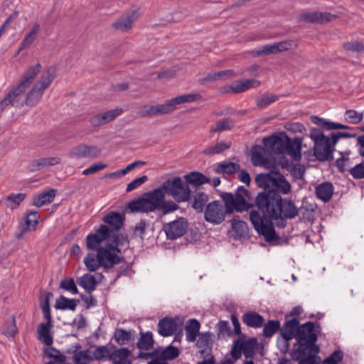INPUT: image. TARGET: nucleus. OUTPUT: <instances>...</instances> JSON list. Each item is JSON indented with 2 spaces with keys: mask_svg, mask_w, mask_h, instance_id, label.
Masks as SVG:
<instances>
[{
  "mask_svg": "<svg viewBox=\"0 0 364 364\" xmlns=\"http://www.w3.org/2000/svg\"><path fill=\"white\" fill-rule=\"evenodd\" d=\"M279 97L278 95L265 92L261 96L257 97L255 99V102L259 109H263L267 107L269 105L277 101Z\"/></svg>",
  "mask_w": 364,
  "mask_h": 364,
  "instance_id": "nucleus-44",
  "label": "nucleus"
},
{
  "mask_svg": "<svg viewBox=\"0 0 364 364\" xmlns=\"http://www.w3.org/2000/svg\"><path fill=\"white\" fill-rule=\"evenodd\" d=\"M110 228L106 225H101L96 230L95 233L89 234L86 237V246L89 250L97 251L104 246H101L102 242L109 238L111 235Z\"/></svg>",
  "mask_w": 364,
  "mask_h": 364,
  "instance_id": "nucleus-9",
  "label": "nucleus"
},
{
  "mask_svg": "<svg viewBox=\"0 0 364 364\" xmlns=\"http://www.w3.org/2000/svg\"><path fill=\"white\" fill-rule=\"evenodd\" d=\"M213 333L209 331L199 334V338L196 345L198 348H202L200 350V354H210L213 344Z\"/></svg>",
  "mask_w": 364,
  "mask_h": 364,
  "instance_id": "nucleus-23",
  "label": "nucleus"
},
{
  "mask_svg": "<svg viewBox=\"0 0 364 364\" xmlns=\"http://www.w3.org/2000/svg\"><path fill=\"white\" fill-rule=\"evenodd\" d=\"M179 355V350L177 347L169 345L162 350L161 358L165 362L173 360Z\"/></svg>",
  "mask_w": 364,
  "mask_h": 364,
  "instance_id": "nucleus-54",
  "label": "nucleus"
},
{
  "mask_svg": "<svg viewBox=\"0 0 364 364\" xmlns=\"http://www.w3.org/2000/svg\"><path fill=\"white\" fill-rule=\"evenodd\" d=\"M296 342L292 349H299L300 353L304 350H311L315 353L320 352V347L316 343L318 336L314 333V322L307 321L300 327L295 338Z\"/></svg>",
  "mask_w": 364,
  "mask_h": 364,
  "instance_id": "nucleus-6",
  "label": "nucleus"
},
{
  "mask_svg": "<svg viewBox=\"0 0 364 364\" xmlns=\"http://www.w3.org/2000/svg\"><path fill=\"white\" fill-rule=\"evenodd\" d=\"M41 69V65L40 63H37L35 65L29 67L22 77L19 83L15 86L17 90L23 94L26 90L31 85Z\"/></svg>",
  "mask_w": 364,
  "mask_h": 364,
  "instance_id": "nucleus-18",
  "label": "nucleus"
},
{
  "mask_svg": "<svg viewBox=\"0 0 364 364\" xmlns=\"http://www.w3.org/2000/svg\"><path fill=\"white\" fill-rule=\"evenodd\" d=\"M80 300L75 299H68L63 295H60L55 301V308L60 310L75 311Z\"/></svg>",
  "mask_w": 364,
  "mask_h": 364,
  "instance_id": "nucleus-37",
  "label": "nucleus"
},
{
  "mask_svg": "<svg viewBox=\"0 0 364 364\" xmlns=\"http://www.w3.org/2000/svg\"><path fill=\"white\" fill-rule=\"evenodd\" d=\"M311 122L318 125V127H321V128L326 129V130H334V129H348L350 127L347 125L327 121L323 118L319 117L316 115H312L311 117Z\"/></svg>",
  "mask_w": 364,
  "mask_h": 364,
  "instance_id": "nucleus-26",
  "label": "nucleus"
},
{
  "mask_svg": "<svg viewBox=\"0 0 364 364\" xmlns=\"http://www.w3.org/2000/svg\"><path fill=\"white\" fill-rule=\"evenodd\" d=\"M52 327L53 324L41 323L37 328L38 338L43 339V343L48 346H52L53 343V339L50 334Z\"/></svg>",
  "mask_w": 364,
  "mask_h": 364,
  "instance_id": "nucleus-40",
  "label": "nucleus"
},
{
  "mask_svg": "<svg viewBox=\"0 0 364 364\" xmlns=\"http://www.w3.org/2000/svg\"><path fill=\"white\" fill-rule=\"evenodd\" d=\"M234 121L230 118L220 119L216 122L215 127L211 129L213 132H221L230 130L234 127Z\"/></svg>",
  "mask_w": 364,
  "mask_h": 364,
  "instance_id": "nucleus-52",
  "label": "nucleus"
},
{
  "mask_svg": "<svg viewBox=\"0 0 364 364\" xmlns=\"http://www.w3.org/2000/svg\"><path fill=\"white\" fill-rule=\"evenodd\" d=\"M263 326L262 335L265 338H271L278 331L281 330V324L279 320H268L266 323H264Z\"/></svg>",
  "mask_w": 364,
  "mask_h": 364,
  "instance_id": "nucleus-46",
  "label": "nucleus"
},
{
  "mask_svg": "<svg viewBox=\"0 0 364 364\" xmlns=\"http://www.w3.org/2000/svg\"><path fill=\"white\" fill-rule=\"evenodd\" d=\"M114 337L119 345H124L132 340V333L131 331H127L123 328H117L115 330Z\"/></svg>",
  "mask_w": 364,
  "mask_h": 364,
  "instance_id": "nucleus-48",
  "label": "nucleus"
},
{
  "mask_svg": "<svg viewBox=\"0 0 364 364\" xmlns=\"http://www.w3.org/2000/svg\"><path fill=\"white\" fill-rule=\"evenodd\" d=\"M339 154L341 157L336 161V166L341 173H345L346 171L350 173V169L353 167L351 166L350 159L348 156L350 154V151H339Z\"/></svg>",
  "mask_w": 364,
  "mask_h": 364,
  "instance_id": "nucleus-41",
  "label": "nucleus"
},
{
  "mask_svg": "<svg viewBox=\"0 0 364 364\" xmlns=\"http://www.w3.org/2000/svg\"><path fill=\"white\" fill-rule=\"evenodd\" d=\"M200 328V322L196 318L189 319L185 326L186 339L189 342L196 341L199 335Z\"/></svg>",
  "mask_w": 364,
  "mask_h": 364,
  "instance_id": "nucleus-32",
  "label": "nucleus"
},
{
  "mask_svg": "<svg viewBox=\"0 0 364 364\" xmlns=\"http://www.w3.org/2000/svg\"><path fill=\"white\" fill-rule=\"evenodd\" d=\"M162 350H163L162 348H159L154 349L151 352L139 351L136 358H140V359H144V360H148L149 358H151V360L156 359V358L162 360V358H161Z\"/></svg>",
  "mask_w": 364,
  "mask_h": 364,
  "instance_id": "nucleus-60",
  "label": "nucleus"
},
{
  "mask_svg": "<svg viewBox=\"0 0 364 364\" xmlns=\"http://www.w3.org/2000/svg\"><path fill=\"white\" fill-rule=\"evenodd\" d=\"M301 326V324H300L298 318H289L288 316H285V321L281 327L280 335L284 340L291 341L296 338Z\"/></svg>",
  "mask_w": 364,
  "mask_h": 364,
  "instance_id": "nucleus-16",
  "label": "nucleus"
},
{
  "mask_svg": "<svg viewBox=\"0 0 364 364\" xmlns=\"http://www.w3.org/2000/svg\"><path fill=\"white\" fill-rule=\"evenodd\" d=\"M44 91L45 90L39 87L38 85H34L26 95L25 99L26 105L30 107L36 105L40 101Z\"/></svg>",
  "mask_w": 364,
  "mask_h": 364,
  "instance_id": "nucleus-43",
  "label": "nucleus"
},
{
  "mask_svg": "<svg viewBox=\"0 0 364 364\" xmlns=\"http://www.w3.org/2000/svg\"><path fill=\"white\" fill-rule=\"evenodd\" d=\"M260 82L256 80H244L237 82L235 85L228 87L227 92L232 91L234 93H240L246 91L250 87L259 86Z\"/></svg>",
  "mask_w": 364,
  "mask_h": 364,
  "instance_id": "nucleus-35",
  "label": "nucleus"
},
{
  "mask_svg": "<svg viewBox=\"0 0 364 364\" xmlns=\"http://www.w3.org/2000/svg\"><path fill=\"white\" fill-rule=\"evenodd\" d=\"M202 96L198 93H190L183 95H179L172 98V102L176 107L177 105H180L185 102H192L201 99Z\"/></svg>",
  "mask_w": 364,
  "mask_h": 364,
  "instance_id": "nucleus-51",
  "label": "nucleus"
},
{
  "mask_svg": "<svg viewBox=\"0 0 364 364\" xmlns=\"http://www.w3.org/2000/svg\"><path fill=\"white\" fill-rule=\"evenodd\" d=\"M92 358L95 360H109L112 361V354L107 346H97L92 353Z\"/></svg>",
  "mask_w": 364,
  "mask_h": 364,
  "instance_id": "nucleus-47",
  "label": "nucleus"
},
{
  "mask_svg": "<svg viewBox=\"0 0 364 364\" xmlns=\"http://www.w3.org/2000/svg\"><path fill=\"white\" fill-rule=\"evenodd\" d=\"M279 141L276 143L274 152L275 154H284L286 152V144H287L288 140H289V137L287 136V134L283 132L280 135H279Z\"/></svg>",
  "mask_w": 364,
  "mask_h": 364,
  "instance_id": "nucleus-62",
  "label": "nucleus"
},
{
  "mask_svg": "<svg viewBox=\"0 0 364 364\" xmlns=\"http://www.w3.org/2000/svg\"><path fill=\"white\" fill-rule=\"evenodd\" d=\"M216 327L218 328V338L220 339V337L231 336L232 331L230 326L229 325L228 321H220Z\"/></svg>",
  "mask_w": 364,
  "mask_h": 364,
  "instance_id": "nucleus-57",
  "label": "nucleus"
},
{
  "mask_svg": "<svg viewBox=\"0 0 364 364\" xmlns=\"http://www.w3.org/2000/svg\"><path fill=\"white\" fill-rule=\"evenodd\" d=\"M315 193L318 198L328 202L333 194V186L331 182H323L316 187Z\"/></svg>",
  "mask_w": 364,
  "mask_h": 364,
  "instance_id": "nucleus-27",
  "label": "nucleus"
},
{
  "mask_svg": "<svg viewBox=\"0 0 364 364\" xmlns=\"http://www.w3.org/2000/svg\"><path fill=\"white\" fill-rule=\"evenodd\" d=\"M26 196L25 193H11L6 198V200L10 203L7 204V207L12 209L17 208L25 199Z\"/></svg>",
  "mask_w": 364,
  "mask_h": 364,
  "instance_id": "nucleus-55",
  "label": "nucleus"
},
{
  "mask_svg": "<svg viewBox=\"0 0 364 364\" xmlns=\"http://www.w3.org/2000/svg\"><path fill=\"white\" fill-rule=\"evenodd\" d=\"M178 328V324L173 318L165 317L159 320L158 323V333L163 337L173 335Z\"/></svg>",
  "mask_w": 364,
  "mask_h": 364,
  "instance_id": "nucleus-20",
  "label": "nucleus"
},
{
  "mask_svg": "<svg viewBox=\"0 0 364 364\" xmlns=\"http://www.w3.org/2000/svg\"><path fill=\"white\" fill-rule=\"evenodd\" d=\"M294 45L293 41H284L263 46L257 50L253 51L255 55L259 56L263 55L274 54L283 51L288 50Z\"/></svg>",
  "mask_w": 364,
  "mask_h": 364,
  "instance_id": "nucleus-14",
  "label": "nucleus"
},
{
  "mask_svg": "<svg viewBox=\"0 0 364 364\" xmlns=\"http://www.w3.org/2000/svg\"><path fill=\"white\" fill-rule=\"evenodd\" d=\"M220 197L225 205L228 209L232 211L242 212L247 211L250 208L256 206L255 202L254 203H249L248 200H252L253 196L252 193L244 186H239L235 194L228 192H221Z\"/></svg>",
  "mask_w": 364,
  "mask_h": 364,
  "instance_id": "nucleus-4",
  "label": "nucleus"
},
{
  "mask_svg": "<svg viewBox=\"0 0 364 364\" xmlns=\"http://www.w3.org/2000/svg\"><path fill=\"white\" fill-rule=\"evenodd\" d=\"M90 353L91 351L89 349L76 353L73 356L75 364H89L93 360L92 355Z\"/></svg>",
  "mask_w": 364,
  "mask_h": 364,
  "instance_id": "nucleus-50",
  "label": "nucleus"
},
{
  "mask_svg": "<svg viewBox=\"0 0 364 364\" xmlns=\"http://www.w3.org/2000/svg\"><path fill=\"white\" fill-rule=\"evenodd\" d=\"M60 162V159L59 157L41 158L33 161L30 164L28 168L30 171H39L43 167H48L58 164Z\"/></svg>",
  "mask_w": 364,
  "mask_h": 364,
  "instance_id": "nucleus-28",
  "label": "nucleus"
},
{
  "mask_svg": "<svg viewBox=\"0 0 364 364\" xmlns=\"http://www.w3.org/2000/svg\"><path fill=\"white\" fill-rule=\"evenodd\" d=\"M242 321L247 326L255 328L262 327L264 323V317L257 312L252 311L245 313L242 315Z\"/></svg>",
  "mask_w": 364,
  "mask_h": 364,
  "instance_id": "nucleus-21",
  "label": "nucleus"
},
{
  "mask_svg": "<svg viewBox=\"0 0 364 364\" xmlns=\"http://www.w3.org/2000/svg\"><path fill=\"white\" fill-rule=\"evenodd\" d=\"M188 228V223L186 218L179 217L175 220L166 223L163 227L167 239L176 240L185 235Z\"/></svg>",
  "mask_w": 364,
  "mask_h": 364,
  "instance_id": "nucleus-10",
  "label": "nucleus"
},
{
  "mask_svg": "<svg viewBox=\"0 0 364 364\" xmlns=\"http://www.w3.org/2000/svg\"><path fill=\"white\" fill-rule=\"evenodd\" d=\"M22 95L21 92H18L17 89L14 88L9 91L6 97L0 102V112H2L6 106L13 104L15 106H19L23 105V101H19V97Z\"/></svg>",
  "mask_w": 364,
  "mask_h": 364,
  "instance_id": "nucleus-25",
  "label": "nucleus"
},
{
  "mask_svg": "<svg viewBox=\"0 0 364 364\" xmlns=\"http://www.w3.org/2000/svg\"><path fill=\"white\" fill-rule=\"evenodd\" d=\"M258 187L263 191L255 197V205L258 210L250 213V220L257 232L264 237L267 242L279 239L276 233L273 220L277 228H284L287 220L295 218L299 213L294 200L282 198L291 192V185L283 174L272 176L271 173H259L255 177Z\"/></svg>",
  "mask_w": 364,
  "mask_h": 364,
  "instance_id": "nucleus-1",
  "label": "nucleus"
},
{
  "mask_svg": "<svg viewBox=\"0 0 364 364\" xmlns=\"http://www.w3.org/2000/svg\"><path fill=\"white\" fill-rule=\"evenodd\" d=\"M134 14H127L121 16L116 22L113 23L112 26L120 31H125L131 28L132 23L134 21Z\"/></svg>",
  "mask_w": 364,
  "mask_h": 364,
  "instance_id": "nucleus-45",
  "label": "nucleus"
},
{
  "mask_svg": "<svg viewBox=\"0 0 364 364\" xmlns=\"http://www.w3.org/2000/svg\"><path fill=\"white\" fill-rule=\"evenodd\" d=\"M40 215L37 211L31 210L25 213L22 218L23 222L19 224L21 232L17 235V237H21L24 233L28 231L35 230Z\"/></svg>",
  "mask_w": 364,
  "mask_h": 364,
  "instance_id": "nucleus-17",
  "label": "nucleus"
},
{
  "mask_svg": "<svg viewBox=\"0 0 364 364\" xmlns=\"http://www.w3.org/2000/svg\"><path fill=\"white\" fill-rule=\"evenodd\" d=\"M154 345V341L151 331L140 333V338L136 343V346L139 349V351L149 350L153 348Z\"/></svg>",
  "mask_w": 364,
  "mask_h": 364,
  "instance_id": "nucleus-38",
  "label": "nucleus"
},
{
  "mask_svg": "<svg viewBox=\"0 0 364 364\" xmlns=\"http://www.w3.org/2000/svg\"><path fill=\"white\" fill-rule=\"evenodd\" d=\"M343 358V353L341 350L334 351L329 357L324 359L322 364H338Z\"/></svg>",
  "mask_w": 364,
  "mask_h": 364,
  "instance_id": "nucleus-64",
  "label": "nucleus"
},
{
  "mask_svg": "<svg viewBox=\"0 0 364 364\" xmlns=\"http://www.w3.org/2000/svg\"><path fill=\"white\" fill-rule=\"evenodd\" d=\"M350 174L355 179L364 178V161L363 160L360 163L353 166L350 169Z\"/></svg>",
  "mask_w": 364,
  "mask_h": 364,
  "instance_id": "nucleus-63",
  "label": "nucleus"
},
{
  "mask_svg": "<svg viewBox=\"0 0 364 364\" xmlns=\"http://www.w3.org/2000/svg\"><path fill=\"white\" fill-rule=\"evenodd\" d=\"M231 226L232 230L235 232L238 237H245L248 233V227L245 222L240 220V216L234 215Z\"/></svg>",
  "mask_w": 364,
  "mask_h": 364,
  "instance_id": "nucleus-42",
  "label": "nucleus"
},
{
  "mask_svg": "<svg viewBox=\"0 0 364 364\" xmlns=\"http://www.w3.org/2000/svg\"><path fill=\"white\" fill-rule=\"evenodd\" d=\"M55 73L56 70L55 67H48L41 75L40 80L37 82L35 85H38L39 87L45 90L46 88L49 87L50 83L54 80Z\"/></svg>",
  "mask_w": 364,
  "mask_h": 364,
  "instance_id": "nucleus-39",
  "label": "nucleus"
},
{
  "mask_svg": "<svg viewBox=\"0 0 364 364\" xmlns=\"http://www.w3.org/2000/svg\"><path fill=\"white\" fill-rule=\"evenodd\" d=\"M301 142L302 141L300 138H294L293 139L289 138L286 144L285 153L290 155L295 160L299 159L301 156Z\"/></svg>",
  "mask_w": 364,
  "mask_h": 364,
  "instance_id": "nucleus-33",
  "label": "nucleus"
},
{
  "mask_svg": "<svg viewBox=\"0 0 364 364\" xmlns=\"http://www.w3.org/2000/svg\"><path fill=\"white\" fill-rule=\"evenodd\" d=\"M60 288L65 289L73 294H77L78 289L76 287L74 279L72 277H66L61 280L60 283Z\"/></svg>",
  "mask_w": 364,
  "mask_h": 364,
  "instance_id": "nucleus-56",
  "label": "nucleus"
},
{
  "mask_svg": "<svg viewBox=\"0 0 364 364\" xmlns=\"http://www.w3.org/2000/svg\"><path fill=\"white\" fill-rule=\"evenodd\" d=\"M117 251L113 249L111 245H105L98 250L97 258L101 262L102 267L112 269L114 265L124 262V257L119 256Z\"/></svg>",
  "mask_w": 364,
  "mask_h": 364,
  "instance_id": "nucleus-8",
  "label": "nucleus"
},
{
  "mask_svg": "<svg viewBox=\"0 0 364 364\" xmlns=\"http://www.w3.org/2000/svg\"><path fill=\"white\" fill-rule=\"evenodd\" d=\"M84 263L90 272L97 271L101 266V262L97 258V254L89 253L84 259Z\"/></svg>",
  "mask_w": 364,
  "mask_h": 364,
  "instance_id": "nucleus-49",
  "label": "nucleus"
},
{
  "mask_svg": "<svg viewBox=\"0 0 364 364\" xmlns=\"http://www.w3.org/2000/svg\"><path fill=\"white\" fill-rule=\"evenodd\" d=\"M310 138L314 141V154L319 161H332L335 146L341 139L355 138V133L350 132H331L326 136L323 131L318 128H311L309 134Z\"/></svg>",
  "mask_w": 364,
  "mask_h": 364,
  "instance_id": "nucleus-3",
  "label": "nucleus"
},
{
  "mask_svg": "<svg viewBox=\"0 0 364 364\" xmlns=\"http://www.w3.org/2000/svg\"><path fill=\"white\" fill-rule=\"evenodd\" d=\"M179 209V205L173 200H166L161 189L144 193L141 196L130 201L125 211L128 213H149L158 210L165 215Z\"/></svg>",
  "mask_w": 364,
  "mask_h": 364,
  "instance_id": "nucleus-2",
  "label": "nucleus"
},
{
  "mask_svg": "<svg viewBox=\"0 0 364 364\" xmlns=\"http://www.w3.org/2000/svg\"><path fill=\"white\" fill-rule=\"evenodd\" d=\"M209 200L208 196L200 189H196L193 196V203L192 208L198 213H203L208 201Z\"/></svg>",
  "mask_w": 364,
  "mask_h": 364,
  "instance_id": "nucleus-30",
  "label": "nucleus"
},
{
  "mask_svg": "<svg viewBox=\"0 0 364 364\" xmlns=\"http://www.w3.org/2000/svg\"><path fill=\"white\" fill-rule=\"evenodd\" d=\"M57 191L50 188L41 193L33 196L32 205L36 207H41L46 204L52 203L56 196Z\"/></svg>",
  "mask_w": 364,
  "mask_h": 364,
  "instance_id": "nucleus-24",
  "label": "nucleus"
},
{
  "mask_svg": "<svg viewBox=\"0 0 364 364\" xmlns=\"http://www.w3.org/2000/svg\"><path fill=\"white\" fill-rule=\"evenodd\" d=\"M149 228L150 224L149 222L145 220H141L134 228V235L144 240Z\"/></svg>",
  "mask_w": 364,
  "mask_h": 364,
  "instance_id": "nucleus-53",
  "label": "nucleus"
},
{
  "mask_svg": "<svg viewBox=\"0 0 364 364\" xmlns=\"http://www.w3.org/2000/svg\"><path fill=\"white\" fill-rule=\"evenodd\" d=\"M338 18L337 15L328 12H304L299 16V22L323 24L331 22Z\"/></svg>",
  "mask_w": 364,
  "mask_h": 364,
  "instance_id": "nucleus-12",
  "label": "nucleus"
},
{
  "mask_svg": "<svg viewBox=\"0 0 364 364\" xmlns=\"http://www.w3.org/2000/svg\"><path fill=\"white\" fill-rule=\"evenodd\" d=\"M229 144H226L223 141L217 143L215 145L206 148L203 151V154H218L230 148Z\"/></svg>",
  "mask_w": 364,
  "mask_h": 364,
  "instance_id": "nucleus-58",
  "label": "nucleus"
},
{
  "mask_svg": "<svg viewBox=\"0 0 364 364\" xmlns=\"http://www.w3.org/2000/svg\"><path fill=\"white\" fill-rule=\"evenodd\" d=\"M5 330L4 334L7 338H13L18 331L14 316L11 320L6 321L4 324Z\"/></svg>",
  "mask_w": 364,
  "mask_h": 364,
  "instance_id": "nucleus-59",
  "label": "nucleus"
},
{
  "mask_svg": "<svg viewBox=\"0 0 364 364\" xmlns=\"http://www.w3.org/2000/svg\"><path fill=\"white\" fill-rule=\"evenodd\" d=\"M122 112L123 109L122 108H116L104 113L95 114L90 118L89 122L92 127H99L113 121Z\"/></svg>",
  "mask_w": 364,
  "mask_h": 364,
  "instance_id": "nucleus-15",
  "label": "nucleus"
},
{
  "mask_svg": "<svg viewBox=\"0 0 364 364\" xmlns=\"http://www.w3.org/2000/svg\"><path fill=\"white\" fill-rule=\"evenodd\" d=\"M264 148L260 145H254L251 149L252 160L255 166L257 165L256 161L260 164L267 170L269 171V173L272 176H279L282 174L279 168L277 166L276 161L273 159H264L262 156Z\"/></svg>",
  "mask_w": 364,
  "mask_h": 364,
  "instance_id": "nucleus-11",
  "label": "nucleus"
},
{
  "mask_svg": "<svg viewBox=\"0 0 364 364\" xmlns=\"http://www.w3.org/2000/svg\"><path fill=\"white\" fill-rule=\"evenodd\" d=\"M156 189H161L164 195L172 196L177 203L187 202L191 197L189 186L179 176L168 178Z\"/></svg>",
  "mask_w": 364,
  "mask_h": 364,
  "instance_id": "nucleus-5",
  "label": "nucleus"
},
{
  "mask_svg": "<svg viewBox=\"0 0 364 364\" xmlns=\"http://www.w3.org/2000/svg\"><path fill=\"white\" fill-rule=\"evenodd\" d=\"M203 213L205 221L213 225H219L225 220L226 215L232 213L228 209L227 205H223L220 200H216L206 205Z\"/></svg>",
  "mask_w": 364,
  "mask_h": 364,
  "instance_id": "nucleus-7",
  "label": "nucleus"
},
{
  "mask_svg": "<svg viewBox=\"0 0 364 364\" xmlns=\"http://www.w3.org/2000/svg\"><path fill=\"white\" fill-rule=\"evenodd\" d=\"M157 115L168 114L176 109L172 99L168 100L164 104L156 105Z\"/></svg>",
  "mask_w": 364,
  "mask_h": 364,
  "instance_id": "nucleus-61",
  "label": "nucleus"
},
{
  "mask_svg": "<svg viewBox=\"0 0 364 364\" xmlns=\"http://www.w3.org/2000/svg\"><path fill=\"white\" fill-rule=\"evenodd\" d=\"M102 220L111 227L110 230L112 232L118 231L124 223L122 215L117 212L109 213L103 217Z\"/></svg>",
  "mask_w": 364,
  "mask_h": 364,
  "instance_id": "nucleus-29",
  "label": "nucleus"
},
{
  "mask_svg": "<svg viewBox=\"0 0 364 364\" xmlns=\"http://www.w3.org/2000/svg\"><path fill=\"white\" fill-rule=\"evenodd\" d=\"M318 353L311 350H304V353H300L299 349H292L290 356L293 360L299 362V364H316Z\"/></svg>",
  "mask_w": 364,
  "mask_h": 364,
  "instance_id": "nucleus-19",
  "label": "nucleus"
},
{
  "mask_svg": "<svg viewBox=\"0 0 364 364\" xmlns=\"http://www.w3.org/2000/svg\"><path fill=\"white\" fill-rule=\"evenodd\" d=\"M236 344H240V348L242 349L243 354L246 358H252L258 346L257 339L255 337H252L246 341L237 339Z\"/></svg>",
  "mask_w": 364,
  "mask_h": 364,
  "instance_id": "nucleus-22",
  "label": "nucleus"
},
{
  "mask_svg": "<svg viewBox=\"0 0 364 364\" xmlns=\"http://www.w3.org/2000/svg\"><path fill=\"white\" fill-rule=\"evenodd\" d=\"M240 166L239 164L228 161L218 163L217 164H215L214 171L215 173L218 174L232 175L237 172L240 170Z\"/></svg>",
  "mask_w": 364,
  "mask_h": 364,
  "instance_id": "nucleus-36",
  "label": "nucleus"
},
{
  "mask_svg": "<svg viewBox=\"0 0 364 364\" xmlns=\"http://www.w3.org/2000/svg\"><path fill=\"white\" fill-rule=\"evenodd\" d=\"M77 283L88 294H91L96 289L97 285V282L95 277L92 274L88 273L78 277L77 279Z\"/></svg>",
  "mask_w": 364,
  "mask_h": 364,
  "instance_id": "nucleus-34",
  "label": "nucleus"
},
{
  "mask_svg": "<svg viewBox=\"0 0 364 364\" xmlns=\"http://www.w3.org/2000/svg\"><path fill=\"white\" fill-rule=\"evenodd\" d=\"M101 153L100 149L96 146H88L85 144L73 147L68 154L70 158L80 159L83 158H96Z\"/></svg>",
  "mask_w": 364,
  "mask_h": 364,
  "instance_id": "nucleus-13",
  "label": "nucleus"
},
{
  "mask_svg": "<svg viewBox=\"0 0 364 364\" xmlns=\"http://www.w3.org/2000/svg\"><path fill=\"white\" fill-rule=\"evenodd\" d=\"M186 183L189 186H199L210 182V178L198 171H191L183 176Z\"/></svg>",
  "mask_w": 364,
  "mask_h": 364,
  "instance_id": "nucleus-31",
  "label": "nucleus"
}]
</instances>
